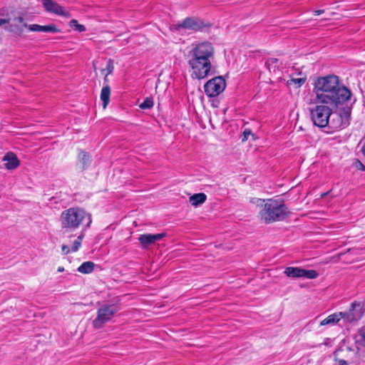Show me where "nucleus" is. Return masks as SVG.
I'll use <instances>...</instances> for the list:
<instances>
[{"label": "nucleus", "instance_id": "nucleus-14", "mask_svg": "<svg viewBox=\"0 0 365 365\" xmlns=\"http://www.w3.org/2000/svg\"><path fill=\"white\" fill-rule=\"evenodd\" d=\"M3 161L5 162V168L7 170H14L20 165V161L16 155L13 152H8L3 157Z\"/></svg>", "mask_w": 365, "mask_h": 365}, {"label": "nucleus", "instance_id": "nucleus-1", "mask_svg": "<svg viewBox=\"0 0 365 365\" xmlns=\"http://www.w3.org/2000/svg\"><path fill=\"white\" fill-rule=\"evenodd\" d=\"M313 86L317 104L328 105L337 109L345 105L351 96L349 89L341 84L335 75L319 77Z\"/></svg>", "mask_w": 365, "mask_h": 365}, {"label": "nucleus", "instance_id": "nucleus-33", "mask_svg": "<svg viewBox=\"0 0 365 365\" xmlns=\"http://www.w3.org/2000/svg\"><path fill=\"white\" fill-rule=\"evenodd\" d=\"M314 12L316 15H320L324 12V10H322V9L315 10Z\"/></svg>", "mask_w": 365, "mask_h": 365}, {"label": "nucleus", "instance_id": "nucleus-3", "mask_svg": "<svg viewBox=\"0 0 365 365\" xmlns=\"http://www.w3.org/2000/svg\"><path fill=\"white\" fill-rule=\"evenodd\" d=\"M257 202V205L262 207L259 216L260 220L266 224L282 221L287 217L289 212L287 206L282 201L272 199L267 200L258 199Z\"/></svg>", "mask_w": 365, "mask_h": 365}, {"label": "nucleus", "instance_id": "nucleus-4", "mask_svg": "<svg viewBox=\"0 0 365 365\" xmlns=\"http://www.w3.org/2000/svg\"><path fill=\"white\" fill-rule=\"evenodd\" d=\"M84 220H87L86 227H90L92 220L91 215L79 207H71L63 211L60 216L62 229L73 230L80 227Z\"/></svg>", "mask_w": 365, "mask_h": 365}, {"label": "nucleus", "instance_id": "nucleus-15", "mask_svg": "<svg viewBox=\"0 0 365 365\" xmlns=\"http://www.w3.org/2000/svg\"><path fill=\"white\" fill-rule=\"evenodd\" d=\"M84 235H85L84 232L82 231L80 233V235L77 237V238L75 240V241L73 242V245L71 249L68 247V245H63L61 246V251H62L63 255H67L71 252H77L79 250L80 247L81 246V243H82L83 239L84 237Z\"/></svg>", "mask_w": 365, "mask_h": 365}, {"label": "nucleus", "instance_id": "nucleus-25", "mask_svg": "<svg viewBox=\"0 0 365 365\" xmlns=\"http://www.w3.org/2000/svg\"><path fill=\"white\" fill-rule=\"evenodd\" d=\"M318 275L319 274H318L317 272L314 269L307 270V269H302L301 277L313 279H316L318 277Z\"/></svg>", "mask_w": 365, "mask_h": 365}, {"label": "nucleus", "instance_id": "nucleus-30", "mask_svg": "<svg viewBox=\"0 0 365 365\" xmlns=\"http://www.w3.org/2000/svg\"><path fill=\"white\" fill-rule=\"evenodd\" d=\"M355 166L357 169L364 171L365 170V166L364 164L359 160H356Z\"/></svg>", "mask_w": 365, "mask_h": 365}, {"label": "nucleus", "instance_id": "nucleus-27", "mask_svg": "<svg viewBox=\"0 0 365 365\" xmlns=\"http://www.w3.org/2000/svg\"><path fill=\"white\" fill-rule=\"evenodd\" d=\"M153 106V101L150 98H146L143 103H140L141 109H149Z\"/></svg>", "mask_w": 365, "mask_h": 365}, {"label": "nucleus", "instance_id": "nucleus-17", "mask_svg": "<svg viewBox=\"0 0 365 365\" xmlns=\"http://www.w3.org/2000/svg\"><path fill=\"white\" fill-rule=\"evenodd\" d=\"M43 6L47 11L54 14L63 15L64 13L63 8L52 0H43Z\"/></svg>", "mask_w": 365, "mask_h": 365}, {"label": "nucleus", "instance_id": "nucleus-35", "mask_svg": "<svg viewBox=\"0 0 365 365\" xmlns=\"http://www.w3.org/2000/svg\"><path fill=\"white\" fill-rule=\"evenodd\" d=\"M330 192V191H328L327 192H324L322 194H321V197H324L325 196H327L329 193Z\"/></svg>", "mask_w": 365, "mask_h": 365}, {"label": "nucleus", "instance_id": "nucleus-13", "mask_svg": "<svg viewBox=\"0 0 365 365\" xmlns=\"http://www.w3.org/2000/svg\"><path fill=\"white\" fill-rule=\"evenodd\" d=\"M24 26L27 28L30 31L36 32H45V33H56L59 30L56 28L54 24H48L45 26H41L38 24H24Z\"/></svg>", "mask_w": 365, "mask_h": 365}, {"label": "nucleus", "instance_id": "nucleus-32", "mask_svg": "<svg viewBox=\"0 0 365 365\" xmlns=\"http://www.w3.org/2000/svg\"><path fill=\"white\" fill-rule=\"evenodd\" d=\"M10 21V19H0V27L4 24H9Z\"/></svg>", "mask_w": 365, "mask_h": 365}, {"label": "nucleus", "instance_id": "nucleus-28", "mask_svg": "<svg viewBox=\"0 0 365 365\" xmlns=\"http://www.w3.org/2000/svg\"><path fill=\"white\" fill-rule=\"evenodd\" d=\"M291 83H293L297 85L298 87L302 86L306 81V77L298 78H292L290 80Z\"/></svg>", "mask_w": 365, "mask_h": 365}, {"label": "nucleus", "instance_id": "nucleus-37", "mask_svg": "<svg viewBox=\"0 0 365 365\" xmlns=\"http://www.w3.org/2000/svg\"><path fill=\"white\" fill-rule=\"evenodd\" d=\"M107 76H108V75L106 74V76H105V78H104V81H105V82H107V81H108V78H107Z\"/></svg>", "mask_w": 365, "mask_h": 365}, {"label": "nucleus", "instance_id": "nucleus-26", "mask_svg": "<svg viewBox=\"0 0 365 365\" xmlns=\"http://www.w3.org/2000/svg\"><path fill=\"white\" fill-rule=\"evenodd\" d=\"M70 26L71 28L79 32H83L86 31V27L82 24H79L78 21L76 19H72L70 21Z\"/></svg>", "mask_w": 365, "mask_h": 365}, {"label": "nucleus", "instance_id": "nucleus-22", "mask_svg": "<svg viewBox=\"0 0 365 365\" xmlns=\"http://www.w3.org/2000/svg\"><path fill=\"white\" fill-rule=\"evenodd\" d=\"M302 268L288 267L284 270V274L292 278H299L302 277Z\"/></svg>", "mask_w": 365, "mask_h": 365}, {"label": "nucleus", "instance_id": "nucleus-5", "mask_svg": "<svg viewBox=\"0 0 365 365\" xmlns=\"http://www.w3.org/2000/svg\"><path fill=\"white\" fill-rule=\"evenodd\" d=\"M332 108L324 104H317L310 109L312 120L314 125L319 128H325L329 125V118L333 114Z\"/></svg>", "mask_w": 365, "mask_h": 365}, {"label": "nucleus", "instance_id": "nucleus-7", "mask_svg": "<svg viewBox=\"0 0 365 365\" xmlns=\"http://www.w3.org/2000/svg\"><path fill=\"white\" fill-rule=\"evenodd\" d=\"M118 310V307L115 304H106L100 307L98 309L96 318L93 321V327L102 328L106 322L112 319Z\"/></svg>", "mask_w": 365, "mask_h": 365}, {"label": "nucleus", "instance_id": "nucleus-10", "mask_svg": "<svg viewBox=\"0 0 365 365\" xmlns=\"http://www.w3.org/2000/svg\"><path fill=\"white\" fill-rule=\"evenodd\" d=\"M225 87V79L222 76H217L209 80L205 84L204 89L208 96L215 97L221 93Z\"/></svg>", "mask_w": 365, "mask_h": 365}, {"label": "nucleus", "instance_id": "nucleus-2", "mask_svg": "<svg viewBox=\"0 0 365 365\" xmlns=\"http://www.w3.org/2000/svg\"><path fill=\"white\" fill-rule=\"evenodd\" d=\"M215 53L212 43L208 41L192 44L187 60L192 78L201 80L213 73Z\"/></svg>", "mask_w": 365, "mask_h": 365}, {"label": "nucleus", "instance_id": "nucleus-20", "mask_svg": "<svg viewBox=\"0 0 365 365\" xmlns=\"http://www.w3.org/2000/svg\"><path fill=\"white\" fill-rule=\"evenodd\" d=\"M265 65L270 72L276 73L279 71L281 63L277 58H269L266 61Z\"/></svg>", "mask_w": 365, "mask_h": 365}, {"label": "nucleus", "instance_id": "nucleus-21", "mask_svg": "<svg viewBox=\"0 0 365 365\" xmlns=\"http://www.w3.org/2000/svg\"><path fill=\"white\" fill-rule=\"evenodd\" d=\"M110 88L108 85L104 86L101 92V100L103 102V107L106 108L109 103Z\"/></svg>", "mask_w": 365, "mask_h": 365}, {"label": "nucleus", "instance_id": "nucleus-31", "mask_svg": "<svg viewBox=\"0 0 365 365\" xmlns=\"http://www.w3.org/2000/svg\"><path fill=\"white\" fill-rule=\"evenodd\" d=\"M251 134V131L250 130H245L244 132H243V138H242V141H245V140H247V138H248V136Z\"/></svg>", "mask_w": 365, "mask_h": 365}, {"label": "nucleus", "instance_id": "nucleus-34", "mask_svg": "<svg viewBox=\"0 0 365 365\" xmlns=\"http://www.w3.org/2000/svg\"><path fill=\"white\" fill-rule=\"evenodd\" d=\"M339 365H348V364L346 363V361H344V360H341V361H339Z\"/></svg>", "mask_w": 365, "mask_h": 365}, {"label": "nucleus", "instance_id": "nucleus-12", "mask_svg": "<svg viewBox=\"0 0 365 365\" xmlns=\"http://www.w3.org/2000/svg\"><path fill=\"white\" fill-rule=\"evenodd\" d=\"M165 236V233L158 234H144L141 235L138 240L142 246L145 248L150 245L155 243L157 241L160 240Z\"/></svg>", "mask_w": 365, "mask_h": 365}, {"label": "nucleus", "instance_id": "nucleus-19", "mask_svg": "<svg viewBox=\"0 0 365 365\" xmlns=\"http://www.w3.org/2000/svg\"><path fill=\"white\" fill-rule=\"evenodd\" d=\"M207 200V196L205 193H196L189 197V202L192 206L197 207L203 204Z\"/></svg>", "mask_w": 365, "mask_h": 365}, {"label": "nucleus", "instance_id": "nucleus-24", "mask_svg": "<svg viewBox=\"0 0 365 365\" xmlns=\"http://www.w3.org/2000/svg\"><path fill=\"white\" fill-rule=\"evenodd\" d=\"M94 263L91 261L83 262L78 267V271L83 274H90L94 269Z\"/></svg>", "mask_w": 365, "mask_h": 365}, {"label": "nucleus", "instance_id": "nucleus-18", "mask_svg": "<svg viewBox=\"0 0 365 365\" xmlns=\"http://www.w3.org/2000/svg\"><path fill=\"white\" fill-rule=\"evenodd\" d=\"M355 344L358 351L365 348V326L360 328L354 336Z\"/></svg>", "mask_w": 365, "mask_h": 365}, {"label": "nucleus", "instance_id": "nucleus-9", "mask_svg": "<svg viewBox=\"0 0 365 365\" xmlns=\"http://www.w3.org/2000/svg\"><path fill=\"white\" fill-rule=\"evenodd\" d=\"M343 314L344 323H353L359 321L364 315V304L359 302H354L351 304L348 311L341 312Z\"/></svg>", "mask_w": 365, "mask_h": 365}, {"label": "nucleus", "instance_id": "nucleus-6", "mask_svg": "<svg viewBox=\"0 0 365 365\" xmlns=\"http://www.w3.org/2000/svg\"><path fill=\"white\" fill-rule=\"evenodd\" d=\"M338 108L339 111L329 120L328 125L334 130H339L346 128L350 125L351 119V106L345 104V106L344 105Z\"/></svg>", "mask_w": 365, "mask_h": 365}, {"label": "nucleus", "instance_id": "nucleus-23", "mask_svg": "<svg viewBox=\"0 0 365 365\" xmlns=\"http://www.w3.org/2000/svg\"><path fill=\"white\" fill-rule=\"evenodd\" d=\"M78 160L80 163V169L83 170L90 163V156L86 153L81 151L78 155Z\"/></svg>", "mask_w": 365, "mask_h": 365}, {"label": "nucleus", "instance_id": "nucleus-29", "mask_svg": "<svg viewBox=\"0 0 365 365\" xmlns=\"http://www.w3.org/2000/svg\"><path fill=\"white\" fill-rule=\"evenodd\" d=\"M114 66L113 61L112 59H109L107 62L106 69L107 71V75L111 74L113 71Z\"/></svg>", "mask_w": 365, "mask_h": 365}, {"label": "nucleus", "instance_id": "nucleus-11", "mask_svg": "<svg viewBox=\"0 0 365 365\" xmlns=\"http://www.w3.org/2000/svg\"><path fill=\"white\" fill-rule=\"evenodd\" d=\"M10 19L11 21L7 24L8 26L5 27V29L16 36H21L24 33V24H25L23 14L19 13L17 16H14Z\"/></svg>", "mask_w": 365, "mask_h": 365}, {"label": "nucleus", "instance_id": "nucleus-16", "mask_svg": "<svg viewBox=\"0 0 365 365\" xmlns=\"http://www.w3.org/2000/svg\"><path fill=\"white\" fill-rule=\"evenodd\" d=\"M343 320V314L341 312H335L329 315L327 318L323 319L320 322V326L325 325H334L339 322L340 320Z\"/></svg>", "mask_w": 365, "mask_h": 365}, {"label": "nucleus", "instance_id": "nucleus-8", "mask_svg": "<svg viewBox=\"0 0 365 365\" xmlns=\"http://www.w3.org/2000/svg\"><path fill=\"white\" fill-rule=\"evenodd\" d=\"M212 24L202 19L195 17H187L178 24L173 26V29H187L195 31H201L205 29L210 28Z\"/></svg>", "mask_w": 365, "mask_h": 365}, {"label": "nucleus", "instance_id": "nucleus-36", "mask_svg": "<svg viewBox=\"0 0 365 365\" xmlns=\"http://www.w3.org/2000/svg\"><path fill=\"white\" fill-rule=\"evenodd\" d=\"M63 271H64V268H63V267H59L58 268V272H63Z\"/></svg>", "mask_w": 365, "mask_h": 365}]
</instances>
